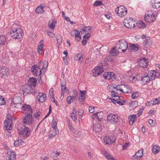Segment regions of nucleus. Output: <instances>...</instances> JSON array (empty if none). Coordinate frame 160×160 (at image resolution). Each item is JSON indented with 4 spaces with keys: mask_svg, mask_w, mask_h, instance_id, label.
I'll use <instances>...</instances> for the list:
<instances>
[{
    "mask_svg": "<svg viewBox=\"0 0 160 160\" xmlns=\"http://www.w3.org/2000/svg\"><path fill=\"white\" fill-rule=\"evenodd\" d=\"M128 47V45L126 41L123 39L120 40L117 43L115 47V49L118 52H125Z\"/></svg>",
    "mask_w": 160,
    "mask_h": 160,
    "instance_id": "nucleus-1",
    "label": "nucleus"
},
{
    "mask_svg": "<svg viewBox=\"0 0 160 160\" xmlns=\"http://www.w3.org/2000/svg\"><path fill=\"white\" fill-rule=\"evenodd\" d=\"M10 35L12 38L20 39L23 35L22 30L20 28H14L10 32Z\"/></svg>",
    "mask_w": 160,
    "mask_h": 160,
    "instance_id": "nucleus-2",
    "label": "nucleus"
},
{
    "mask_svg": "<svg viewBox=\"0 0 160 160\" xmlns=\"http://www.w3.org/2000/svg\"><path fill=\"white\" fill-rule=\"evenodd\" d=\"M123 23L124 26L128 28H132L136 27V22L132 18H127L124 20Z\"/></svg>",
    "mask_w": 160,
    "mask_h": 160,
    "instance_id": "nucleus-3",
    "label": "nucleus"
},
{
    "mask_svg": "<svg viewBox=\"0 0 160 160\" xmlns=\"http://www.w3.org/2000/svg\"><path fill=\"white\" fill-rule=\"evenodd\" d=\"M12 116L8 114L7 115V118L4 122V128L5 130H11L12 128Z\"/></svg>",
    "mask_w": 160,
    "mask_h": 160,
    "instance_id": "nucleus-4",
    "label": "nucleus"
},
{
    "mask_svg": "<svg viewBox=\"0 0 160 160\" xmlns=\"http://www.w3.org/2000/svg\"><path fill=\"white\" fill-rule=\"evenodd\" d=\"M82 114V112H80V111H78L77 114L75 108H73L72 112L70 114V116L75 122H77L78 119L79 122H80V119L82 118L81 116Z\"/></svg>",
    "mask_w": 160,
    "mask_h": 160,
    "instance_id": "nucleus-5",
    "label": "nucleus"
},
{
    "mask_svg": "<svg viewBox=\"0 0 160 160\" xmlns=\"http://www.w3.org/2000/svg\"><path fill=\"white\" fill-rule=\"evenodd\" d=\"M115 13L118 16L123 17L126 15L127 13V10L124 6H120L116 8Z\"/></svg>",
    "mask_w": 160,
    "mask_h": 160,
    "instance_id": "nucleus-6",
    "label": "nucleus"
},
{
    "mask_svg": "<svg viewBox=\"0 0 160 160\" xmlns=\"http://www.w3.org/2000/svg\"><path fill=\"white\" fill-rule=\"evenodd\" d=\"M30 129L25 126H22L20 130L18 131L19 136L22 137H26L28 136L30 134Z\"/></svg>",
    "mask_w": 160,
    "mask_h": 160,
    "instance_id": "nucleus-7",
    "label": "nucleus"
},
{
    "mask_svg": "<svg viewBox=\"0 0 160 160\" xmlns=\"http://www.w3.org/2000/svg\"><path fill=\"white\" fill-rule=\"evenodd\" d=\"M124 84H120L116 86V87H114L112 85L108 86V88H113L114 90H113L111 91L112 93H116L117 94H119V93L121 94L123 92V88L124 87Z\"/></svg>",
    "mask_w": 160,
    "mask_h": 160,
    "instance_id": "nucleus-8",
    "label": "nucleus"
},
{
    "mask_svg": "<svg viewBox=\"0 0 160 160\" xmlns=\"http://www.w3.org/2000/svg\"><path fill=\"white\" fill-rule=\"evenodd\" d=\"M21 98L20 97H15L11 101L10 105L13 107L19 108L21 106Z\"/></svg>",
    "mask_w": 160,
    "mask_h": 160,
    "instance_id": "nucleus-9",
    "label": "nucleus"
},
{
    "mask_svg": "<svg viewBox=\"0 0 160 160\" xmlns=\"http://www.w3.org/2000/svg\"><path fill=\"white\" fill-rule=\"evenodd\" d=\"M144 19L148 22H151L155 21V17L152 11H148L147 13L145 14Z\"/></svg>",
    "mask_w": 160,
    "mask_h": 160,
    "instance_id": "nucleus-10",
    "label": "nucleus"
},
{
    "mask_svg": "<svg viewBox=\"0 0 160 160\" xmlns=\"http://www.w3.org/2000/svg\"><path fill=\"white\" fill-rule=\"evenodd\" d=\"M22 90L24 95H27L28 94L32 93L33 89L32 86L29 84H26L22 86L21 88Z\"/></svg>",
    "mask_w": 160,
    "mask_h": 160,
    "instance_id": "nucleus-11",
    "label": "nucleus"
},
{
    "mask_svg": "<svg viewBox=\"0 0 160 160\" xmlns=\"http://www.w3.org/2000/svg\"><path fill=\"white\" fill-rule=\"evenodd\" d=\"M148 70L145 69L144 72L143 74L145 75L143 76L142 73V78L141 80V83L142 84H145L147 82H149L151 80L149 76L148 75L147 73Z\"/></svg>",
    "mask_w": 160,
    "mask_h": 160,
    "instance_id": "nucleus-12",
    "label": "nucleus"
},
{
    "mask_svg": "<svg viewBox=\"0 0 160 160\" xmlns=\"http://www.w3.org/2000/svg\"><path fill=\"white\" fill-rule=\"evenodd\" d=\"M22 112L27 115H30L32 112V109L30 105L25 104L22 107Z\"/></svg>",
    "mask_w": 160,
    "mask_h": 160,
    "instance_id": "nucleus-13",
    "label": "nucleus"
},
{
    "mask_svg": "<svg viewBox=\"0 0 160 160\" xmlns=\"http://www.w3.org/2000/svg\"><path fill=\"white\" fill-rule=\"evenodd\" d=\"M118 120V119L116 115L111 114L108 116L107 117V121L111 124L116 123L117 122Z\"/></svg>",
    "mask_w": 160,
    "mask_h": 160,
    "instance_id": "nucleus-14",
    "label": "nucleus"
},
{
    "mask_svg": "<svg viewBox=\"0 0 160 160\" xmlns=\"http://www.w3.org/2000/svg\"><path fill=\"white\" fill-rule=\"evenodd\" d=\"M42 61H41L38 64V66L36 65H33L31 68V71L33 75L37 76L39 73L38 70L40 69V65Z\"/></svg>",
    "mask_w": 160,
    "mask_h": 160,
    "instance_id": "nucleus-15",
    "label": "nucleus"
},
{
    "mask_svg": "<svg viewBox=\"0 0 160 160\" xmlns=\"http://www.w3.org/2000/svg\"><path fill=\"white\" fill-rule=\"evenodd\" d=\"M140 109L138 111V113L135 115H132L128 116V119L129 120V124L130 125H132L135 122L136 118L140 116V112H139Z\"/></svg>",
    "mask_w": 160,
    "mask_h": 160,
    "instance_id": "nucleus-16",
    "label": "nucleus"
},
{
    "mask_svg": "<svg viewBox=\"0 0 160 160\" xmlns=\"http://www.w3.org/2000/svg\"><path fill=\"white\" fill-rule=\"evenodd\" d=\"M32 114L27 115L23 120V122L26 125H31L32 124Z\"/></svg>",
    "mask_w": 160,
    "mask_h": 160,
    "instance_id": "nucleus-17",
    "label": "nucleus"
},
{
    "mask_svg": "<svg viewBox=\"0 0 160 160\" xmlns=\"http://www.w3.org/2000/svg\"><path fill=\"white\" fill-rule=\"evenodd\" d=\"M103 72V68L101 66L96 67L92 70L93 76H97L99 75Z\"/></svg>",
    "mask_w": 160,
    "mask_h": 160,
    "instance_id": "nucleus-18",
    "label": "nucleus"
},
{
    "mask_svg": "<svg viewBox=\"0 0 160 160\" xmlns=\"http://www.w3.org/2000/svg\"><path fill=\"white\" fill-rule=\"evenodd\" d=\"M103 116V113L102 112H97L93 113L92 118L93 119H98V120L100 121H101Z\"/></svg>",
    "mask_w": 160,
    "mask_h": 160,
    "instance_id": "nucleus-19",
    "label": "nucleus"
},
{
    "mask_svg": "<svg viewBox=\"0 0 160 160\" xmlns=\"http://www.w3.org/2000/svg\"><path fill=\"white\" fill-rule=\"evenodd\" d=\"M103 76L105 79L108 80L111 79L112 80H114L116 78L115 74L113 73L110 72H105L103 74Z\"/></svg>",
    "mask_w": 160,
    "mask_h": 160,
    "instance_id": "nucleus-20",
    "label": "nucleus"
},
{
    "mask_svg": "<svg viewBox=\"0 0 160 160\" xmlns=\"http://www.w3.org/2000/svg\"><path fill=\"white\" fill-rule=\"evenodd\" d=\"M149 74L151 80H153L156 78H158L160 76V73L156 70H151L149 72Z\"/></svg>",
    "mask_w": 160,
    "mask_h": 160,
    "instance_id": "nucleus-21",
    "label": "nucleus"
},
{
    "mask_svg": "<svg viewBox=\"0 0 160 160\" xmlns=\"http://www.w3.org/2000/svg\"><path fill=\"white\" fill-rule=\"evenodd\" d=\"M104 141L107 144H108L110 143H113L115 140V137L114 136H106L104 138Z\"/></svg>",
    "mask_w": 160,
    "mask_h": 160,
    "instance_id": "nucleus-22",
    "label": "nucleus"
},
{
    "mask_svg": "<svg viewBox=\"0 0 160 160\" xmlns=\"http://www.w3.org/2000/svg\"><path fill=\"white\" fill-rule=\"evenodd\" d=\"M54 132H52V130H50L49 135V139L52 138L54 137L56 135L58 134L59 133V131L57 127H56L55 128H53Z\"/></svg>",
    "mask_w": 160,
    "mask_h": 160,
    "instance_id": "nucleus-23",
    "label": "nucleus"
},
{
    "mask_svg": "<svg viewBox=\"0 0 160 160\" xmlns=\"http://www.w3.org/2000/svg\"><path fill=\"white\" fill-rule=\"evenodd\" d=\"M9 69L6 68L2 67L0 70V76L2 78H5L8 74Z\"/></svg>",
    "mask_w": 160,
    "mask_h": 160,
    "instance_id": "nucleus-24",
    "label": "nucleus"
},
{
    "mask_svg": "<svg viewBox=\"0 0 160 160\" xmlns=\"http://www.w3.org/2000/svg\"><path fill=\"white\" fill-rule=\"evenodd\" d=\"M37 98L39 102H43L46 98V95L45 93H39L37 96Z\"/></svg>",
    "mask_w": 160,
    "mask_h": 160,
    "instance_id": "nucleus-25",
    "label": "nucleus"
},
{
    "mask_svg": "<svg viewBox=\"0 0 160 160\" xmlns=\"http://www.w3.org/2000/svg\"><path fill=\"white\" fill-rule=\"evenodd\" d=\"M116 93H112L111 92V95L112 98V102L114 104H116L119 100H120V98L118 95H116Z\"/></svg>",
    "mask_w": 160,
    "mask_h": 160,
    "instance_id": "nucleus-26",
    "label": "nucleus"
},
{
    "mask_svg": "<svg viewBox=\"0 0 160 160\" xmlns=\"http://www.w3.org/2000/svg\"><path fill=\"white\" fill-rule=\"evenodd\" d=\"M148 64V60L145 58H141V67L146 68Z\"/></svg>",
    "mask_w": 160,
    "mask_h": 160,
    "instance_id": "nucleus-27",
    "label": "nucleus"
},
{
    "mask_svg": "<svg viewBox=\"0 0 160 160\" xmlns=\"http://www.w3.org/2000/svg\"><path fill=\"white\" fill-rule=\"evenodd\" d=\"M28 82V84L31 85L32 87V86H35L37 82L36 78L34 77L30 78Z\"/></svg>",
    "mask_w": 160,
    "mask_h": 160,
    "instance_id": "nucleus-28",
    "label": "nucleus"
},
{
    "mask_svg": "<svg viewBox=\"0 0 160 160\" xmlns=\"http://www.w3.org/2000/svg\"><path fill=\"white\" fill-rule=\"evenodd\" d=\"M86 91V90L84 91L80 90V94L79 98V101L82 103H83L84 102L85 98V92Z\"/></svg>",
    "mask_w": 160,
    "mask_h": 160,
    "instance_id": "nucleus-29",
    "label": "nucleus"
},
{
    "mask_svg": "<svg viewBox=\"0 0 160 160\" xmlns=\"http://www.w3.org/2000/svg\"><path fill=\"white\" fill-rule=\"evenodd\" d=\"M92 128L93 131L96 132L101 131L102 129L101 126L99 123L93 124Z\"/></svg>",
    "mask_w": 160,
    "mask_h": 160,
    "instance_id": "nucleus-30",
    "label": "nucleus"
},
{
    "mask_svg": "<svg viewBox=\"0 0 160 160\" xmlns=\"http://www.w3.org/2000/svg\"><path fill=\"white\" fill-rule=\"evenodd\" d=\"M138 47L134 44H129V47L128 48V50L130 51V52L133 51L135 52L138 51Z\"/></svg>",
    "mask_w": 160,
    "mask_h": 160,
    "instance_id": "nucleus-31",
    "label": "nucleus"
},
{
    "mask_svg": "<svg viewBox=\"0 0 160 160\" xmlns=\"http://www.w3.org/2000/svg\"><path fill=\"white\" fill-rule=\"evenodd\" d=\"M56 22L52 19L50 20L48 22V25L49 28L54 29L55 27V24Z\"/></svg>",
    "mask_w": 160,
    "mask_h": 160,
    "instance_id": "nucleus-32",
    "label": "nucleus"
},
{
    "mask_svg": "<svg viewBox=\"0 0 160 160\" xmlns=\"http://www.w3.org/2000/svg\"><path fill=\"white\" fill-rule=\"evenodd\" d=\"M48 64V62L47 61H45L43 62L42 66V68L39 71L40 76L42 74V71L44 72L46 70V68H47Z\"/></svg>",
    "mask_w": 160,
    "mask_h": 160,
    "instance_id": "nucleus-33",
    "label": "nucleus"
},
{
    "mask_svg": "<svg viewBox=\"0 0 160 160\" xmlns=\"http://www.w3.org/2000/svg\"><path fill=\"white\" fill-rule=\"evenodd\" d=\"M160 150V148L158 145H154L152 148V153L156 154L159 152Z\"/></svg>",
    "mask_w": 160,
    "mask_h": 160,
    "instance_id": "nucleus-34",
    "label": "nucleus"
},
{
    "mask_svg": "<svg viewBox=\"0 0 160 160\" xmlns=\"http://www.w3.org/2000/svg\"><path fill=\"white\" fill-rule=\"evenodd\" d=\"M131 92L130 87L128 85H124L122 93H131Z\"/></svg>",
    "mask_w": 160,
    "mask_h": 160,
    "instance_id": "nucleus-35",
    "label": "nucleus"
},
{
    "mask_svg": "<svg viewBox=\"0 0 160 160\" xmlns=\"http://www.w3.org/2000/svg\"><path fill=\"white\" fill-rule=\"evenodd\" d=\"M160 0H156L154 2H152V5L153 8H158L160 7Z\"/></svg>",
    "mask_w": 160,
    "mask_h": 160,
    "instance_id": "nucleus-36",
    "label": "nucleus"
},
{
    "mask_svg": "<svg viewBox=\"0 0 160 160\" xmlns=\"http://www.w3.org/2000/svg\"><path fill=\"white\" fill-rule=\"evenodd\" d=\"M43 40H41L39 43L38 47V51L39 54L41 53V52L42 51L43 47Z\"/></svg>",
    "mask_w": 160,
    "mask_h": 160,
    "instance_id": "nucleus-37",
    "label": "nucleus"
},
{
    "mask_svg": "<svg viewBox=\"0 0 160 160\" xmlns=\"http://www.w3.org/2000/svg\"><path fill=\"white\" fill-rule=\"evenodd\" d=\"M9 153H10L9 155V160H16L15 153L14 152L10 151Z\"/></svg>",
    "mask_w": 160,
    "mask_h": 160,
    "instance_id": "nucleus-38",
    "label": "nucleus"
},
{
    "mask_svg": "<svg viewBox=\"0 0 160 160\" xmlns=\"http://www.w3.org/2000/svg\"><path fill=\"white\" fill-rule=\"evenodd\" d=\"M74 32H75V39L77 41L80 40L81 39V37L80 36V32L77 30H73Z\"/></svg>",
    "mask_w": 160,
    "mask_h": 160,
    "instance_id": "nucleus-39",
    "label": "nucleus"
},
{
    "mask_svg": "<svg viewBox=\"0 0 160 160\" xmlns=\"http://www.w3.org/2000/svg\"><path fill=\"white\" fill-rule=\"evenodd\" d=\"M6 38L5 35H0V46L5 44Z\"/></svg>",
    "mask_w": 160,
    "mask_h": 160,
    "instance_id": "nucleus-40",
    "label": "nucleus"
},
{
    "mask_svg": "<svg viewBox=\"0 0 160 160\" xmlns=\"http://www.w3.org/2000/svg\"><path fill=\"white\" fill-rule=\"evenodd\" d=\"M107 159L109 160H116L113 157L111 156L106 151L104 154H103Z\"/></svg>",
    "mask_w": 160,
    "mask_h": 160,
    "instance_id": "nucleus-41",
    "label": "nucleus"
},
{
    "mask_svg": "<svg viewBox=\"0 0 160 160\" xmlns=\"http://www.w3.org/2000/svg\"><path fill=\"white\" fill-rule=\"evenodd\" d=\"M61 98L62 97H64V90H68V89L67 88L66 86H64L63 84H61Z\"/></svg>",
    "mask_w": 160,
    "mask_h": 160,
    "instance_id": "nucleus-42",
    "label": "nucleus"
},
{
    "mask_svg": "<svg viewBox=\"0 0 160 160\" xmlns=\"http://www.w3.org/2000/svg\"><path fill=\"white\" fill-rule=\"evenodd\" d=\"M21 140H18L14 142V145L16 147H18L22 145V143L23 142Z\"/></svg>",
    "mask_w": 160,
    "mask_h": 160,
    "instance_id": "nucleus-43",
    "label": "nucleus"
},
{
    "mask_svg": "<svg viewBox=\"0 0 160 160\" xmlns=\"http://www.w3.org/2000/svg\"><path fill=\"white\" fill-rule=\"evenodd\" d=\"M140 150H139L137 152H136L133 156L132 159L133 160H137L139 159L140 158V155H138L139 152Z\"/></svg>",
    "mask_w": 160,
    "mask_h": 160,
    "instance_id": "nucleus-44",
    "label": "nucleus"
},
{
    "mask_svg": "<svg viewBox=\"0 0 160 160\" xmlns=\"http://www.w3.org/2000/svg\"><path fill=\"white\" fill-rule=\"evenodd\" d=\"M82 55L80 54H77L74 57V59L76 61H79L82 58Z\"/></svg>",
    "mask_w": 160,
    "mask_h": 160,
    "instance_id": "nucleus-45",
    "label": "nucleus"
},
{
    "mask_svg": "<svg viewBox=\"0 0 160 160\" xmlns=\"http://www.w3.org/2000/svg\"><path fill=\"white\" fill-rule=\"evenodd\" d=\"M41 7L39 6L37 7L36 9V12L38 13H42L44 12V11L43 10H42Z\"/></svg>",
    "mask_w": 160,
    "mask_h": 160,
    "instance_id": "nucleus-46",
    "label": "nucleus"
},
{
    "mask_svg": "<svg viewBox=\"0 0 160 160\" xmlns=\"http://www.w3.org/2000/svg\"><path fill=\"white\" fill-rule=\"evenodd\" d=\"M6 102L4 100V98L3 97L0 95V105H5Z\"/></svg>",
    "mask_w": 160,
    "mask_h": 160,
    "instance_id": "nucleus-47",
    "label": "nucleus"
},
{
    "mask_svg": "<svg viewBox=\"0 0 160 160\" xmlns=\"http://www.w3.org/2000/svg\"><path fill=\"white\" fill-rule=\"evenodd\" d=\"M102 4L101 1H96L94 3L93 5L95 6H100Z\"/></svg>",
    "mask_w": 160,
    "mask_h": 160,
    "instance_id": "nucleus-48",
    "label": "nucleus"
},
{
    "mask_svg": "<svg viewBox=\"0 0 160 160\" xmlns=\"http://www.w3.org/2000/svg\"><path fill=\"white\" fill-rule=\"evenodd\" d=\"M139 96L138 93V92H137L136 93H133L132 94V99H134L138 97Z\"/></svg>",
    "mask_w": 160,
    "mask_h": 160,
    "instance_id": "nucleus-49",
    "label": "nucleus"
},
{
    "mask_svg": "<svg viewBox=\"0 0 160 160\" xmlns=\"http://www.w3.org/2000/svg\"><path fill=\"white\" fill-rule=\"evenodd\" d=\"M41 114V112H40L39 111H38V112H37L35 113L34 114V116L36 118L38 119Z\"/></svg>",
    "mask_w": 160,
    "mask_h": 160,
    "instance_id": "nucleus-50",
    "label": "nucleus"
},
{
    "mask_svg": "<svg viewBox=\"0 0 160 160\" xmlns=\"http://www.w3.org/2000/svg\"><path fill=\"white\" fill-rule=\"evenodd\" d=\"M91 36V34L89 33H87L83 37V38L85 39H88Z\"/></svg>",
    "mask_w": 160,
    "mask_h": 160,
    "instance_id": "nucleus-51",
    "label": "nucleus"
},
{
    "mask_svg": "<svg viewBox=\"0 0 160 160\" xmlns=\"http://www.w3.org/2000/svg\"><path fill=\"white\" fill-rule=\"evenodd\" d=\"M73 100L69 97H68L67 98V101L68 104H70L71 102H72Z\"/></svg>",
    "mask_w": 160,
    "mask_h": 160,
    "instance_id": "nucleus-52",
    "label": "nucleus"
},
{
    "mask_svg": "<svg viewBox=\"0 0 160 160\" xmlns=\"http://www.w3.org/2000/svg\"><path fill=\"white\" fill-rule=\"evenodd\" d=\"M95 107L90 106L89 107V111L90 112L92 113L94 112Z\"/></svg>",
    "mask_w": 160,
    "mask_h": 160,
    "instance_id": "nucleus-53",
    "label": "nucleus"
},
{
    "mask_svg": "<svg viewBox=\"0 0 160 160\" xmlns=\"http://www.w3.org/2000/svg\"><path fill=\"white\" fill-rule=\"evenodd\" d=\"M114 48L110 50L109 51V52L110 54L113 56H116V54L115 53V52H114Z\"/></svg>",
    "mask_w": 160,
    "mask_h": 160,
    "instance_id": "nucleus-54",
    "label": "nucleus"
},
{
    "mask_svg": "<svg viewBox=\"0 0 160 160\" xmlns=\"http://www.w3.org/2000/svg\"><path fill=\"white\" fill-rule=\"evenodd\" d=\"M146 27V25L142 21H141V28L143 29Z\"/></svg>",
    "mask_w": 160,
    "mask_h": 160,
    "instance_id": "nucleus-55",
    "label": "nucleus"
},
{
    "mask_svg": "<svg viewBox=\"0 0 160 160\" xmlns=\"http://www.w3.org/2000/svg\"><path fill=\"white\" fill-rule=\"evenodd\" d=\"M150 39V37H147V39L145 40L143 42L142 44L144 45L145 46L147 44V43L148 42V40Z\"/></svg>",
    "mask_w": 160,
    "mask_h": 160,
    "instance_id": "nucleus-56",
    "label": "nucleus"
},
{
    "mask_svg": "<svg viewBox=\"0 0 160 160\" xmlns=\"http://www.w3.org/2000/svg\"><path fill=\"white\" fill-rule=\"evenodd\" d=\"M152 104H157L160 103V101L157 99H156L154 101H152Z\"/></svg>",
    "mask_w": 160,
    "mask_h": 160,
    "instance_id": "nucleus-57",
    "label": "nucleus"
},
{
    "mask_svg": "<svg viewBox=\"0 0 160 160\" xmlns=\"http://www.w3.org/2000/svg\"><path fill=\"white\" fill-rule=\"evenodd\" d=\"M52 128H55L56 127H57V123L56 122V121L54 120H53L52 121Z\"/></svg>",
    "mask_w": 160,
    "mask_h": 160,
    "instance_id": "nucleus-58",
    "label": "nucleus"
},
{
    "mask_svg": "<svg viewBox=\"0 0 160 160\" xmlns=\"http://www.w3.org/2000/svg\"><path fill=\"white\" fill-rule=\"evenodd\" d=\"M129 146V143H126L123 145L122 148L123 149H126Z\"/></svg>",
    "mask_w": 160,
    "mask_h": 160,
    "instance_id": "nucleus-59",
    "label": "nucleus"
},
{
    "mask_svg": "<svg viewBox=\"0 0 160 160\" xmlns=\"http://www.w3.org/2000/svg\"><path fill=\"white\" fill-rule=\"evenodd\" d=\"M48 34L49 36L52 38H53L54 36V34L51 32H48Z\"/></svg>",
    "mask_w": 160,
    "mask_h": 160,
    "instance_id": "nucleus-60",
    "label": "nucleus"
},
{
    "mask_svg": "<svg viewBox=\"0 0 160 160\" xmlns=\"http://www.w3.org/2000/svg\"><path fill=\"white\" fill-rule=\"evenodd\" d=\"M53 90L52 88H51L49 92V95L50 96H54L53 94Z\"/></svg>",
    "mask_w": 160,
    "mask_h": 160,
    "instance_id": "nucleus-61",
    "label": "nucleus"
},
{
    "mask_svg": "<svg viewBox=\"0 0 160 160\" xmlns=\"http://www.w3.org/2000/svg\"><path fill=\"white\" fill-rule=\"evenodd\" d=\"M5 133L8 136V137L11 136V132L8 131L9 130H5Z\"/></svg>",
    "mask_w": 160,
    "mask_h": 160,
    "instance_id": "nucleus-62",
    "label": "nucleus"
},
{
    "mask_svg": "<svg viewBox=\"0 0 160 160\" xmlns=\"http://www.w3.org/2000/svg\"><path fill=\"white\" fill-rule=\"evenodd\" d=\"M87 42V41L86 40V39L83 38V40L82 42V43L83 45H84L86 44Z\"/></svg>",
    "mask_w": 160,
    "mask_h": 160,
    "instance_id": "nucleus-63",
    "label": "nucleus"
},
{
    "mask_svg": "<svg viewBox=\"0 0 160 160\" xmlns=\"http://www.w3.org/2000/svg\"><path fill=\"white\" fill-rule=\"evenodd\" d=\"M153 101H151L150 102H147L146 103V105L147 106H151L152 105H153L152 104Z\"/></svg>",
    "mask_w": 160,
    "mask_h": 160,
    "instance_id": "nucleus-64",
    "label": "nucleus"
}]
</instances>
